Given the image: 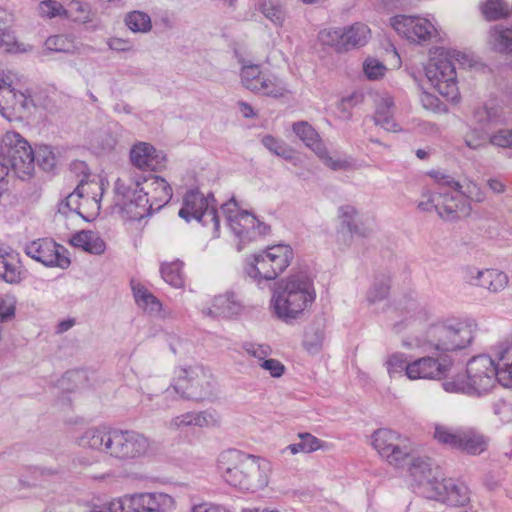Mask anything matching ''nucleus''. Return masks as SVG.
I'll use <instances>...</instances> for the list:
<instances>
[{
	"label": "nucleus",
	"mask_w": 512,
	"mask_h": 512,
	"mask_svg": "<svg viewBox=\"0 0 512 512\" xmlns=\"http://www.w3.org/2000/svg\"><path fill=\"white\" fill-rule=\"evenodd\" d=\"M410 359L408 355L401 351L388 353L383 360V367L390 379L407 378Z\"/></svg>",
	"instance_id": "obj_42"
},
{
	"label": "nucleus",
	"mask_w": 512,
	"mask_h": 512,
	"mask_svg": "<svg viewBox=\"0 0 512 512\" xmlns=\"http://www.w3.org/2000/svg\"><path fill=\"white\" fill-rule=\"evenodd\" d=\"M65 252L63 246L48 238L34 240L25 247L27 256L47 267L61 269H66L70 265V259Z\"/></svg>",
	"instance_id": "obj_22"
},
{
	"label": "nucleus",
	"mask_w": 512,
	"mask_h": 512,
	"mask_svg": "<svg viewBox=\"0 0 512 512\" xmlns=\"http://www.w3.org/2000/svg\"><path fill=\"white\" fill-rule=\"evenodd\" d=\"M375 111L373 121L388 132H402V127L394 119V100L388 93H379L374 98Z\"/></svg>",
	"instance_id": "obj_27"
},
{
	"label": "nucleus",
	"mask_w": 512,
	"mask_h": 512,
	"mask_svg": "<svg viewBox=\"0 0 512 512\" xmlns=\"http://www.w3.org/2000/svg\"><path fill=\"white\" fill-rule=\"evenodd\" d=\"M315 299L313 280L304 274H293L273 290L269 307L275 318L292 325L304 317Z\"/></svg>",
	"instance_id": "obj_5"
},
{
	"label": "nucleus",
	"mask_w": 512,
	"mask_h": 512,
	"mask_svg": "<svg viewBox=\"0 0 512 512\" xmlns=\"http://www.w3.org/2000/svg\"><path fill=\"white\" fill-rule=\"evenodd\" d=\"M69 243L90 254L100 255L104 253L106 244L98 233L91 230H82L71 236Z\"/></svg>",
	"instance_id": "obj_36"
},
{
	"label": "nucleus",
	"mask_w": 512,
	"mask_h": 512,
	"mask_svg": "<svg viewBox=\"0 0 512 512\" xmlns=\"http://www.w3.org/2000/svg\"><path fill=\"white\" fill-rule=\"evenodd\" d=\"M471 120L481 128L504 124L506 116L502 100L489 96L479 101L471 109Z\"/></svg>",
	"instance_id": "obj_24"
},
{
	"label": "nucleus",
	"mask_w": 512,
	"mask_h": 512,
	"mask_svg": "<svg viewBox=\"0 0 512 512\" xmlns=\"http://www.w3.org/2000/svg\"><path fill=\"white\" fill-rule=\"evenodd\" d=\"M65 17L86 23L91 20L90 6L84 0H69L65 8Z\"/></svg>",
	"instance_id": "obj_55"
},
{
	"label": "nucleus",
	"mask_w": 512,
	"mask_h": 512,
	"mask_svg": "<svg viewBox=\"0 0 512 512\" xmlns=\"http://www.w3.org/2000/svg\"><path fill=\"white\" fill-rule=\"evenodd\" d=\"M254 93L272 98H282L289 93V89L282 78L275 73L266 71Z\"/></svg>",
	"instance_id": "obj_37"
},
{
	"label": "nucleus",
	"mask_w": 512,
	"mask_h": 512,
	"mask_svg": "<svg viewBox=\"0 0 512 512\" xmlns=\"http://www.w3.org/2000/svg\"><path fill=\"white\" fill-rule=\"evenodd\" d=\"M266 71L261 70L257 64H243L240 70L242 85L251 92H255Z\"/></svg>",
	"instance_id": "obj_52"
},
{
	"label": "nucleus",
	"mask_w": 512,
	"mask_h": 512,
	"mask_svg": "<svg viewBox=\"0 0 512 512\" xmlns=\"http://www.w3.org/2000/svg\"><path fill=\"white\" fill-rule=\"evenodd\" d=\"M132 291L137 306L149 315H158L162 311V303L141 283L132 282Z\"/></svg>",
	"instance_id": "obj_38"
},
{
	"label": "nucleus",
	"mask_w": 512,
	"mask_h": 512,
	"mask_svg": "<svg viewBox=\"0 0 512 512\" xmlns=\"http://www.w3.org/2000/svg\"><path fill=\"white\" fill-rule=\"evenodd\" d=\"M243 310L241 300L234 293H226L215 296L207 306L202 308V313L213 318H231L240 315Z\"/></svg>",
	"instance_id": "obj_28"
},
{
	"label": "nucleus",
	"mask_w": 512,
	"mask_h": 512,
	"mask_svg": "<svg viewBox=\"0 0 512 512\" xmlns=\"http://www.w3.org/2000/svg\"><path fill=\"white\" fill-rule=\"evenodd\" d=\"M0 153L21 179L32 176L35 160L45 170H49L55 165V156L50 147H39L34 153L29 143L14 131H8L3 135Z\"/></svg>",
	"instance_id": "obj_7"
},
{
	"label": "nucleus",
	"mask_w": 512,
	"mask_h": 512,
	"mask_svg": "<svg viewBox=\"0 0 512 512\" xmlns=\"http://www.w3.org/2000/svg\"><path fill=\"white\" fill-rule=\"evenodd\" d=\"M390 290L389 280L386 278L376 279L366 294V305L373 313L385 311L388 306V295Z\"/></svg>",
	"instance_id": "obj_35"
},
{
	"label": "nucleus",
	"mask_w": 512,
	"mask_h": 512,
	"mask_svg": "<svg viewBox=\"0 0 512 512\" xmlns=\"http://www.w3.org/2000/svg\"><path fill=\"white\" fill-rule=\"evenodd\" d=\"M445 496V503L453 506H464L470 500L468 487L464 483L451 480L450 486Z\"/></svg>",
	"instance_id": "obj_54"
},
{
	"label": "nucleus",
	"mask_w": 512,
	"mask_h": 512,
	"mask_svg": "<svg viewBox=\"0 0 512 512\" xmlns=\"http://www.w3.org/2000/svg\"><path fill=\"white\" fill-rule=\"evenodd\" d=\"M184 263L180 260L162 262L160 265V274L162 279L174 288L184 286L185 277L183 273Z\"/></svg>",
	"instance_id": "obj_46"
},
{
	"label": "nucleus",
	"mask_w": 512,
	"mask_h": 512,
	"mask_svg": "<svg viewBox=\"0 0 512 512\" xmlns=\"http://www.w3.org/2000/svg\"><path fill=\"white\" fill-rule=\"evenodd\" d=\"M371 37L370 27L363 22L342 27H327L318 33L319 42L333 48L337 53L360 49L369 43Z\"/></svg>",
	"instance_id": "obj_12"
},
{
	"label": "nucleus",
	"mask_w": 512,
	"mask_h": 512,
	"mask_svg": "<svg viewBox=\"0 0 512 512\" xmlns=\"http://www.w3.org/2000/svg\"><path fill=\"white\" fill-rule=\"evenodd\" d=\"M324 341V331L320 328H309L305 332L303 346L310 354H317Z\"/></svg>",
	"instance_id": "obj_60"
},
{
	"label": "nucleus",
	"mask_w": 512,
	"mask_h": 512,
	"mask_svg": "<svg viewBox=\"0 0 512 512\" xmlns=\"http://www.w3.org/2000/svg\"><path fill=\"white\" fill-rule=\"evenodd\" d=\"M221 213L225 217L230 230L239 238L237 245L239 251L243 249L246 243L255 240L258 236L265 235L269 230V227L254 215L241 210L234 199L221 206Z\"/></svg>",
	"instance_id": "obj_15"
},
{
	"label": "nucleus",
	"mask_w": 512,
	"mask_h": 512,
	"mask_svg": "<svg viewBox=\"0 0 512 512\" xmlns=\"http://www.w3.org/2000/svg\"><path fill=\"white\" fill-rule=\"evenodd\" d=\"M79 195L80 194H77L75 190L68 194L66 198L58 204V214L64 217L82 215Z\"/></svg>",
	"instance_id": "obj_59"
},
{
	"label": "nucleus",
	"mask_w": 512,
	"mask_h": 512,
	"mask_svg": "<svg viewBox=\"0 0 512 512\" xmlns=\"http://www.w3.org/2000/svg\"><path fill=\"white\" fill-rule=\"evenodd\" d=\"M72 171L80 172L83 174V178L80 180V183L75 188L77 194H80V198H86L94 193V185L103 187V182L96 176L90 178V174L88 172V166L83 161H74L71 164Z\"/></svg>",
	"instance_id": "obj_44"
},
{
	"label": "nucleus",
	"mask_w": 512,
	"mask_h": 512,
	"mask_svg": "<svg viewBox=\"0 0 512 512\" xmlns=\"http://www.w3.org/2000/svg\"><path fill=\"white\" fill-rule=\"evenodd\" d=\"M390 25L401 38L413 44H425L437 35L436 25L422 15H395Z\"/></svg>",
	"instance_id": "obj_18"
},
{
	"label": "nucleus",
	"mask_w": 512,
	"mask_h": 512,
	"mask_svg": "<svg viewBox=\"0 0 512 512\" xmlns=\"http://www.w3.org/2000/svg\"><path fill=\"white\" fill-rule=\"evenodd\" d=\"M315 299L313 280L304 274H293L273 290L269 307L275 318L292 325L304 317Z\"/></svg>",
	"instance_id": "obj_6"
},
{
	"label": "nucleus",
	"mask_w": 512,
	"mask_h": 512,
	"mask_svg": "<svg viewBox=\"0 0 512 512\" xmlns=\"http://www.w3.org/2000/svg\"><path fill=\"white\" fill-rule=\"evenodd\" d=\"M432 436L437 443L456 449L460 436V428L453 429L445 424L435 423L433 425Z\"/></svg>",
	"instance_id": "obj_50"
},
{
	"label": "nucleus",
	"mask_w": 512,
	"mask_h": 512,
	"mask_svg": "<svg viewBox=\"0 0 512 512\" xmlns=\"http://www.w3.org/2000/svg\"><path fill=\"white\" fill-rule=\"evenodd\" d=\"M426 314L412 316L394 325L395 333L402 336L401 345L407 350H422L442 355L469 348L479 330L478 322L470 316H448L422 329Z\"/></svg>",
	"instance_id": "obj_1"
},
{
	"label": "nucleus",
	"mask_w": 512,
	"mask_h": 512,
	"mask_svg": "<svg viewBox=\"0 0 512 512\" xmlns=\"http://www.w3.org/2000/svg\"><path fill=\"white\" fill-rule=\"evenodd\" d=\"M31 51V45L19 42L9 31L4 29L0 32V53L23 54Z\"/></svg>",
	"instance_id": "obj_53"
},
{
	"label": "nucleus",
	"mask_w": 512,
	"mask_h": 512,
	"mask_svg": "<svg viewBox=\"0 0 512 512\" xmlns=\"http://www.w3.org/2000/svg\"><path fill=\"white\" fill-rule=\"evenodd\" d=\"M293 259L294 251L289 244H273L247 255L243 271L246 277L259 286L276 280L287 270Z\"/></svg>",
	"instance_id": "obj_8"
},
{
	"label": "nucleus",
	"mask_w": 512,
	"mask_h": 512,
	"mask_svg": "<svg viewBox=\"0 0 512 512\" xmlns=\"http://www.w3.org/2000/svg\"><path fill=\"white\" fill-rule=\"evenodd\" d=\"M446 48H436L425 66L430 85L447 101L459 103L461 99L454 64L447 58Z\"/></svg>",
	"instance_id": "obj_9"
},
{
	"label": "nucleus",
	"mask_w": 512,
	"mask_h": 512,
	"mask_svg": "<svg viewBox=\"0 0 512 512\" xmlns=\"http://www.w3.org/2000/svg\"><path fill=\"white\" fill-rule=\"evenodd\" d=\"M485 128L470 127L464 135V142L467 147L473 150H478L486 147L489 142V137L484 130Z\"/></svg>",
	"instance_id": "obj_61"
},
{
	"label": "nucleus",
	"mask_w": 512,
	"mask_h": 512,
	"mask_svg": "<svg viewBox=\"0 0 512 512\" xmlns=\"http://www.w3.org/2000/svg\"><path fill=\"white\" fill-rule=\"evenodd\" d=\"M453 366V360L447 357H435L425 355L410 360L407 379L417 380H441Z\"/></svg>",
	"instance_id": "obj_21"
},
{
	"label": "nucleus",
	"mask_w": 512,
	"mask_h": 512,
	"mask_svg": "<svg viewBox=\"0 0 512 512\" xmlns=\"http://www.w3.org/2000/svg\"><path fill=\"white\" fill-rule=\"evenodd\" d=\"M117 205L122 218L139 221L160 210L172 198L170 184L161 176H136L115 183Z\"/></svg>",
	"instance_id": "obj_2"
},
{
	"label": "nucleus",
	"mask_w": 512,
	"mask_h": 512,
	"mask_svg": "<svg viewBox=\"0 0 512 512\" xmlns=\"http://www.w3.org/2000/svg\"><path fill=\"white\" fill-rule=\"evenodd\" d=\"M17 298L11 293L0 295V323L12 321L16 315Z\"/></svg>",
	"instance_id": "obj_62"
},
{
	"label": "nucleus",
	"mask_w": 512,
	"mask_h": 512,
	"mask_svg": "<svg viewBox=\"0 0 512 512\" xmlns=\"http://www.w3.org/2000/svg\"><path fill=\"white\" fill-rule=\"evenodd\" d=\"M262 144L271 153L279 157L286 160H291L293 158V149L281 139L275 138L271 135H266L262 138Z\"/></svg>",
	"instance_id": "obj_57"
},
{
	"label": "nucleus",
	"mask_w": 512,
	"mask_h": 512,
	"mask_svg": "<svg viewBox=\"0 0 512 512\" xmlns=\"http://www.w3.org/2000/svg\"><path fill=\"white\" fill-rule=\"evenodd\" d=\"M179 216L187 222L196 220L203 226L209 227L214 237L219 236L220 214L212 194L204 195L197 190L187 192L183 198Z\"/></svg>",
	"instance_id": "obj_14"
},
{
	"label": "nucleus",
	"mask_w": 512,
	"mask_h": 512,
	"mask_svg": "<svg viewBox=\"0 0 512 512\" xmlns=\"http://www.w3.org/2000/svg\"><path fill=\"white\" fill-rule=\"evenodd\" d=\"M431 176L434 178L436 184L441 187H448L456 190L469 202L473 201L476 203H481L486 199L485 192L475 181L471 179H465L463 183H460L450 175L439 171L432 172Z\"/></svg>",
	"instance_id": "obj_26"
},
{
	"label": "nucleus",
	"mask_w": 512,
	"mask_h": 512,
	"mask_svg": "<svg viewBox=\"0 0 512 512\" xmlns=\"http://www.w3.org/2000/svg\"><path fill=\"white\" fill-rule=\"evenodd\" d=\"M33 99L30 92L24 89L23 77L7 70L0 71V112L11 110L22 113L32 107Z\"/></svg>",
	"instance_id": "obj_17"
},
{
	"label": "nucleus",
	"mask_w": 512,
	"mask_h": 512,
	"mask_svg": "<svg viewBox=\"0 0 512 512\" xmlns=\"http://www.w3.org/2000/svg\"><path fill=\"white\" fill-rule=\"evenodd\" d=\"M322 447L321 440L309 433L299 434V442L288 445L283 452L296 455L298 453H311Z\"/></svg>",
	"instance_id": "obj_51"
},
{
	"label": "nucleus",
	"mask_w": 512,
	"mask_h": 512,
	"mask_svg": "<svg viewBox=\"0 0 512 512\" xmlns=\"http://www.w3.org/2000/svg\"><path fill=\"white\" fill-rule=\"evenodd\" d=\"M26 277L19 255L0 246V279L8 284H19Z\"/></svg>",
	"instance_id": "obj_30"
},
{
	"label": "nucleus",
	"mask_w": 512,
	"mask_h": 512,
	"mask_svg": "<svg viewBox=\"0 0 512 512\" xmlns=\"http://www.w3.org/2000/svg\"><path fill=\"white\" fill-rule=\"evenodd\" d=\"M123 21L127 29L134 34H148L153 28L151 16L142 10L127 12Z\"/></svg>",
	"instance_id": "obj_45"
},
{
	"label": "nucleus",
	"mask_w": 512,
	"mask_h": 512,
	"mask_svg": "<svg viewBox=\"0 0 512 512\" xmlns=\"http://www.w3.org/2000/svg\"><path fill=\"white\" fill-rule=\"evenodd\" d=\"M75 443L82 449L119 460L142 458L151 450V441L145 435L134 430H122L106 425L85 429L76 437Z\"/></svg>",
	"instance_id": "obj_3"
},
{
	"label": "nucleus",
	"mask_w": 512,
	"mask_h": 512,
	"mask_svg": "<svg viewBox=\"0 0 512 512\" xmlns=\"http://www.w3.org/2000/svg\"><path fill=\"white\" fill-rule=\"evenodd\" d=\"M480 10L488 21L499 20L510 15V9L503 0H484L480 4Z\"/></svg>",
	"instance_id": "obj_49"
},
{
	"label": "nucleus",
	"mask_w": 512,
	"mask_h": 512,
	"mask_svg": "<svg viewBox=\"0 0 512 512\" xmlns=\"http://www.w3.org/2000/svg\"><path fill=\"white\" fill-rule=\"evenodd\" d=\"M87 138L91 147L104 153L113 151L118 144L117 134L107 127L91 129Z\"/></svg>",
	"instance_id": "obj_43"
},
{
	"label": "nucleus",
	"mask_w": 512,
	"mask_h": 512,
	"mask_svg": "<svg viewBox=\"0 0 512 512\" xmlns=\"http://www.w3.org/2000/svg\"><path fill=\"white\" fill-rule=\"evenodd\" d=\"M220 424V416L215 411L206 410L187 412L176 416L167 423V427L171 430H177L188 426L218 427Z\"/></svg>",
	"instance_id": "obj_29"
},
{
	"label": "nucleus",
	"mask_w": 512,
	"mask_h": 512,
	"mask_svg": "<svg viewBox=\"0 0 512 512\" xmlns=\"http://www.w3.org/2000/svg\"><path fill=\"white\" fill-rule=\"evenodd\" d=\"M486 43L494 52L512 55V25L498 24L490 27Z\"/></svg>",
	"instance_id": "obj_34"
},
{
	"label": "nucleus",
	"mask_w": 512,
	"mask_h": 512,
	"mask_svg": "<svg viewBox=\"0 0 512 512\" xmlns=\"http://www.w3.org/2000/svg\"><path fill=\"white\" fill-rule=\"evenodd\" d=\"M462 273L467 284L493 294L503 291L509 283L508 276L503 271L494 268L468 266L463 269Z\"/></svg>",
	"instance_id": "obj_23"
},
{
	"label": "nucleus",
	"mask_w": 512,
	"mask_h": 512,
	"mask_svg": "<svg viewBox=\"0 0 512 512\" xmlns=\"http://www.w3.org/2000/svg\"><path fill=\"white\" fill-rule=\"evenodd\" d=\"M370 443L383 460L395 467H403L413 451V444L408 436L387 428L373 432Z\"/></svg>",
	"instance_id": "obj_13"
},
{
	"label": "nucleus",
	"mask_w": 512,
	"mask_h": 512,
	"mask_svg": "<svg viewBox=\"0 0 512 512\" xmlns=\"http://www.w3.org/2000/svg\"><path fill=\"white\" fill-rule=\"evenodd\" d=\"M489 439L483 433L472 427L460 428L457 450L470 455H479L488 447Z\"/></svg>",
	"instance_id": "obj_33"
},
{
	"label": "nucleus",
	"mask_w": 512,
	"mask_h": 512,
	"mask_svg": "<svg viewBox=\"0 0 512 512\" xmlns=\"http://www.w3.org/2000/svg\"><path fill=\"white\" fill-rule=\"evenodd\" d=\"M387 70L383 62L372 56L366 57L362 63L363 74L370 81L383 79Z\"/></svg>",
	"instance_id": "obj_56"
},
{
	"label": "nucleus",
	"mask_w": 512,
	"mask_h": 512,
	"mask_svg": "<svg viewBox=\"0 0 512 512\" xmlns=\"http://www.w3.org/2000/svg\"><path fill=\"white\" fill-rule=\"evenodd\" d=\"M492 355L498 368V382L512 388V342H500L493 346Z\"/></svg>",
	"instance_id": "obj_31"
},
{
	"label": "nucleus",
	"mask_w": 512,
	"mask_h": 512,
	"mask_svg": "<svg viewBox=\"0 0 512 512\" xmlns=\"http://www.w3.org/2000/svg\"><path fill=\"white\" fill-rule=\"evenodd\" d=\"M145 494L135 493L113 499L105 508L109 512H146Z\"/></svg>",
	"instance_id": "obj_40"
},
{
	"label": "nucleus",
	"mask_w": 512,
	"mask_h": 512,
	"mask_svg": "<svg viewBox=\"0 0 512 512\" xmlns=\"http://www.w3.org/2000/svg\"><path fill=\"white\" fill-rule=\"evenodd\" d=\"M452 479H446L441 476V473L438 472L435 476L429 481V483L421 489L420 495L424 496L428 499H433L437 501L444 502L447 490L449 489Z\"/></svg>",
	"instance_id": "obj_48"
},
{
	"label": "nucleus",
	"mask_w": 512,
	"mask_h": 512,
	"mask_svg": "<svg viewBox=\"0 0 512 512\" xmlns=\"http://www.w3.org/2000/svg\"><path fill=\"white\" fill-rule=\"evenodd\" d=\"M408 471L412 479L411 485L417 493L439 472L426 457H411Z\"/></svg>",
	"instance_id": "obj_32"
},
{
	"label": "nucleus",
	"mask_w": 512,
	"mask_h": 512,
	"mask_svg": "<svg viewBox=\"0 0 512 512\" xmlns=\"http://www.w3.org/2000/svg\"><path fill=\"white\" fill-rule=\"evenodd\" d=\"M494 355L481 354L471 358L466 365L467 376L474 395L490 392L498 382V368Z\"/></svg>",
	"instance_id": "obj_19"
},
{
	"label": "nucleus",
	"mask_w": 512,
	"mask_h": 512,
	"mask_svg": "<svg viewBox=\"0 0 512 512\" xmlns=\"http://www.w3.org/2000/svg\"><path fill=\"white\" fill-rule=\"evenodd\" d=\"M422 211H437L438 215L448 221L465 218L470 215L472 207L470 202L459 192L437 193L431 189H424L418 204Z\"/></svg>",
	"instance_id": "obj_16"
},
{
	"label": "nucleus",
	"mask_w": 512,
	"mask_h": 512,
	"mask_svg": "<svg viewBox=\"0 0 512 512\" xmlns=\"http://www.w3.org/2000/svg\"><path fill=\"white\" fill-rule=\"evenodd\" d=\"M451 370L443 376L442 388L445 392L450 394H465L474 395L468 376L467 371L459 370L453 374H450Z\"/></svg>",
	"instance_id": "obj_41"
},
{
	"label": "nucleus",
	"mask_w": 512,
	"mask_h": 512,
	"mask_svg": "<svg viewBox=\"0 0 512 512\" xmlns=\"http://www.w3.org/2000/svg\"><path fill=\"white\" fill-rule=\"evenodd\" d=\"M94 193L91 196L86 198H80V205L82 215L81 217L95 216L99 213L100 210V202L103 195V187L94 185Z\"/></svg>",
	"instance_id": "obj_58"
},
{
	"label": "nucleus",
	"mask_w": 512,
	"mask_h": 512,
	"mask_svg": "<svg viewBox=\"0 0 512 512\" xmlns=\"http://www.w3.org/2000/svg\"><path fill=\"white\" fill-rule=\"evenodd\" d=\"M130 162L142 171H161L166 164V155L148 142H136L130 149Z\"/></svg>",
	"instance_id": "obj_25"
},
{
	"label": "nucleus",
	"mask_w": 512,
	"mask_h": 512,
	"mask_svg": "<svg viewBox=\"0 0 512 512\" xmlns=\"http://www.w3.org/2000/svg\"><path fill=\"white\" fill-rule=\"evenodd\" d=\"M216 380L203 366L179 368L173 383V390L190 400H204L214 395Z\"/></svg>",
	"instance_id": "obj_11"
},
{
	"label": "nucleus",
	"mask_w": 512,
	"mask_h": 512,
	"mask_svg": "<svg viewBox=\"0 0 512 512\" xmlns=\"http://www.w3.org/2000/svg\"><path fill=\"white\" fill-rule=\"evenodd\" d=\"M44 45L48 52L71 53L74 50L73 41L65 35L50 36L46 39Z\"/></svg>",
	"instance_id": "obj_63"
},
{
	"label": "nucleus",
	"mask_w": 512,
	"mask_h": 512,
	"mask_svg": "<svg viewBox=\"0 0 512 512\" xmlns=\"http://www.w3.org/2000/svg\"><path fill=\"white\" fill-rule=\"evenodd\" d=\"M336 217L338 227L335 239L340 249L349 248L355 236L362 238L370 236L376 228L375 218L352 204L340 205Z\"/></svg>",
	"instance_id": "obj_10"
},
{
	"label": "nucleus",
	"mask_w": 512,
	"mask_h": 512,
	"mask_svg": "<svg viewBox=\"0 0 512 512\" xmlns=\"http://www.w3.org/2000/svg\"><path fill=\"white\" fill-rule=\"evenodd\" d=\"M292 131L328 168L334 171L348 170L351 168L352 163L347 158L333 157L329 154L319 134L308 122L299 121L293 123Z\"/></svg>",
	"instance_id": "obj_20"
},
{
	"label": "nucleus",
	"mask_w": 512,
	"mask_h": 512,
	"mask_svg": "<svg viewBox=\"0 0 512 512\" xmlns=\"http://www.w3.org/2000/svg\"><path fill=\"white\" fill-rule=\"evenodd\" d=\"M146 512H171L175 509V499L163 492H144Z\"/></svg>",
	"instance_id": "obj_47"
},
{
	"label": "nucleus",
	"mask_w": 512,
	"mask_h": 512,
	"mask_svg": "<svg viewBox=\"0 0 512 512\" xmlns=\"http://www.w3.org/2000/svg\"><path fill=\"white\" fill-rule=\"evenodd\" d=\"M217 467L229 485L249 492L265 488L272 472L271 462L266 458L236 449L221 452Z\"/></svg>",
	"instance_id": "obj_4"
},
{
	"label": "nucleus",
	"mask_w": 512,
	"mask_h": 512,
	"mask_svg": "<svg viewBox=\"0 0 512 512\" xmlns=\"http://www.w3.org/2000/svg\"><path fill=\"white\" fill-rule=\"evenodd\" d=\"M254 9L275 27H282L287 19L285 7L277 0H255Z\"/></svg>",
	"instance_id": "obj_39"
},
{
	"label": "nucleus",
	"mask_w": 512,
	"mask_h": 512,
	"mask_svg": "<svg viewBox=\"0 0 512 512\" xmlns=\"http://www.w3.org/2000/svg\"><path fill=\"white\" fill-rule=\"evenodd\" d=\"M243 350L245 353L255 358L259 364L265 361L272 354V348L268 344H260L254 342H246L243 344Z\"/></svg>",
	"instance_id": "obj_64"
}]
</instances>
